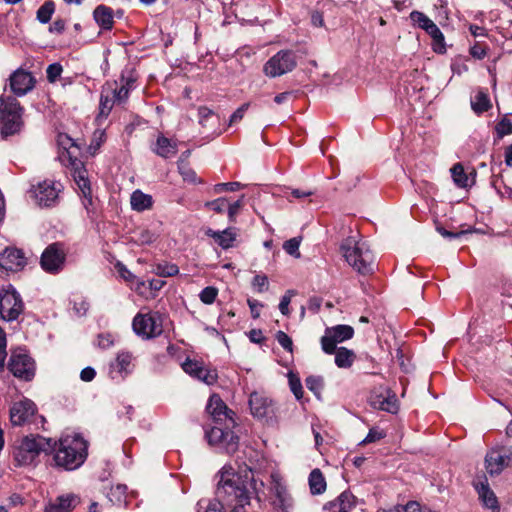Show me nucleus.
I'll return each instance as SVG.
<instances>
[{
    "instance_id": "nucleus-1",
    "label": "nucleus",
    "mask_w": 512,
    "mask_h": 512,
    "mask_svg": "<svg viewBox=\"0 0 512 512\" xmlns=\"http://www.w3.org/2000/svg\"><path fill=\"white\" fill-rule=\"evenodd\" d=\"M206 409L213 419V426L205 434L209 444L219 445L229 454L234 453L239 440L233 432L236 425L234 412L216 394L209 398Z\"/></svg>"
},
{
    "instance_id": "nucleus-2",
    "label": "nucleus",
    "mask_w": 512,
    "mask_h": 512,
    "mask_svg": "<svg viewBox=\"0 0 512 512\" xmlns=\"http://www.w3.org/2000/svg\"><path fill=\"white\" fill-rule=\"evenodd\" d=\"M246 480L234 474L232 467L224 466L220 471V480L217 487V496L228 506L232 512H245V505L250 503L251 490L257 491V482L251 471H245Z\"/></svg>"
},
{
    "instance_id": "nucleus-3",
    "label": "nucleus",
    "mask_w": 512,
    "mask_h": 512,
    "mask_svg": "<svg viewBox=\"0 0 512 512\" xmlns=\"http://www.w3.org/2000/svg\"><path fill=\"white\" fill-rule=\"evenodd\" d=\"M87 449V441L79 434L62 437L58 448H54L55 466L68 471L79 468L87 458Z\"/></svg>"
},
{
    "instance_id": "nucleus-4",
    "label": "nucleus",
    "mask_w": 512,
    "mask_h": 512,
    "mask_svg": "<svg viewBox=\"0 0 512 512\" xmlns=\"http://www.w3.org/2000/svg\"><path fill=\"white\" fill-rule=\"evenodd\" d=\"M58 141L65 150L62 152L60 156L62 161L65 163V165L70 167L71 174L74 178L75 183L77 184L80 192L82 193L83 197L86 199L88 204L91 205L92 194L90 181L87 176V170L85 169L82 161L77 159V157L74 155L75 152L79 150V148L75 145L73 140L66 134L59 135Z\"/></svg>"
},
{
    "instance_id": "nucleus-5",
    "label": "nucleus",
    "mask_w": 512,
    "mask_h": 512,
    "mask_svg": "<svg viewBox=\"0 0 512 512\" xmlns=\"http://www.w3.org/2000/svg\"><path fill=\"white\" fill-rule=\"evenodd\" d=\"M54 446H56V442H53L52 439L39 435L26 436L13 450L15 464L16 466L33 465L40 453L52 452Z\"/></svg>"
},
{
    "instance_id": "nucleus-6",
    "label": "nucleus",
    "mask_w": 512,
    "mask_h": 512,
    "mask_svg": "<svg viewBox=\"0 0 512 512\" xmlns=\"http://www.w3.org/2000/svg\"><path fill=\"white\" fill-rule=\"evenodd\" d=\"M133 79H121V83L117 81H108L101 90L99 103V116L107 117L115 105L124 104L131 89L133 88Z\"/></svg>"
},
{
    "instance_id": "nucleus-7",
    "label": "nucleus",
    "mask_w": 512,
    "mask_h": 512,
    "mask_svg": "<svg viewBox=\"0 0 512 512\" xmlns=\"http://www.w3.org/2000/svg\"><path fill=\"white\" fill-rule=\"evenodd\" d=\"M23 107L11 95L0 96V132L4 136L18 133L23 126Z\"/></svg>"
},
{
    "instance_id": "nucleus-8",
    "label": "nucleus",
    "mask_w": 512,
    "mask_h": 512,
    "mask_svg": "<svg viewBox=\"0 0 512 512\" xmlns=\"http://www.w3.org/2000/svg\"><path fill=\"white\" fill-rule=\"evenodd\" d=\"M341 250L348 264L361 274L373 271L374 257L364 242H358L353 238L346 239Z\"/></svg>"
},
{
    "instance_id": "nucleus-9",
    "label": "nucleus",
    "mask_w": 512,
    "mask_h": 512,
    "mask_svg": "<svg viewBox=\"0 0 512 512\" xmlns=\"http://www.w3.org/2000/svg\"><path fill=\"white\" fill-rule=\"evenodd\" d=\"M132 326L138 336L144 339L154 338L163 331V317L159 312L138 313Z\"/></svg>"
},
{
    "instance_id": "nucleus-10",
    "label": "nucleus",
    "mask_w": 512,
    "mask_h": 512,
    "mask_svg": "<svg viewBox=\"0 0 512 512\" xmlns=\"http://www.w3.org/2000/svg\"><path fill=\"white\" fill-rule=\"evenodd\" d=\"M23 310L22 298L12 285L0 290V315L3 320H16Z\"/></svg>"
},
{
    "instance_id": "nucleus-11",
    "label": "nucleus",
    "mask_w": 512,
    "mask_h": 512,
    "mask_svg": "<svg viewBox=\"0 0 512 512\" xmlns=\"http://www.w3.org/2000/svg\"><path fill=\"white\" fill-rule=\"evenodd\" d=\"M297 65L296 55L290 50H280L263 66V73L270 78L291 72Z\"/></svg>"
},
{
    "instance_id": "nucleus-12",
    "label": "nucleus",
    "mask_w": 512,
    "mask_h": 512,
    "mask_svg": "<svg viewBox=\"0 0 512 512\" xmlns=\"http://www.w3.org/2000/svg\"><path fill=\"white\" fill-rule=\"evenodd\" d=\"M8 369L14 377L23 381H31L35 376V361L23 350L18 349L12 352Z\"/></svg>"
},
{
    "instance_id": "nucleus-13",
    "label": "nucleus",
    "mask_w": 512,
    "mask_h": 512,
    "mask_svg": "<svg viewBox=\"0 0 512 512\" xmlns=\"http://www.w3.org/2000/svg\"><path fill=\"white\" fill-rule=\"evenodd\" d=\"M511 466L512 446L492 448L485 456V468L490 476L499 475L504 469Z\"/></svg>"
},
{
    "instance_id": "nucleus-14",
    "label": "nucleus",
    "mask_w": 512,
    "mask_h": 512,
    "mask_svg": "<svg viewBox=\"0 0 512 512\" xmlns=\"http://www.w3.org/2000/svg\"><path fill=\"white\" fill-rule=\"evenodd\" d=\"M7 82L12 93L10 95L15 98L29 94L35 89L37 84L33 73L21 67L10 74Z\"/></svg>"
},
{
    "instance_id": "nucleus-15",
    "label": "nucleus",
    "mask_w": 512,
    "mask_h": 512,
    "mask_svg": "<svg viewBox=\"0 0 512 512\" xmlns=\"http://www.w3.org/2000/svg\"><path fill=\"white\" fill-rule=\"evenodd\" d=\"M354 329L349 325H336L325 330L321 338V347L326 354H333L338 343L349 340Z\"/></svg>"
},
{
    "instance_id": "nucleus-16",
    "label": "nucleus",
    "mask_w": 512,
    "mask_h": 512,
    "mask_svg": "<svg viewBox=\"0 0 512 512\" xmlns=\"http://www.w3.org/2000/svg\"><path fill=\"white\" fill-rule=\"evenodd\" d=\"M62 185L59 182L44 180L33 187V196L39 206H53L61 191Z\"/></svg>"
},
{
    "instance_id": "nucleus-17",
    "label": "nucleus",
    "mask_w": 512,
    "mask_h": 512,
    "mask_svg": "<svg viewBox=\"0 0 512 512\" xmlns=\"http://www.w3.org/2000/svg\"><path fill=\"white\" fill-rule=\"evenodd\" d=\"M133 355L128 351L118 352L109 364V377L115 381L124 380L134 370Z\"/></svg>"
},
{
    "instance_id": "nucleus-18",
    "label": "nucleus",
    "mask_w": 512,
    "mask_h": 512,
    "mask_svg": "<svg viewBox=\"0 0 512 512\" xmlns=\"http://www.w3.org/2000/svg\"><path fill=\"white\" fill-rule=\"evenodd\" d=\"M65 252L59 243L49 245L41 256V266L49 273H57L63 268Z\"/></svg>"
},
{
    "instance_id": "nucleus-19",
    "label": "nucleus",
    "mask_w": 512,
    "mask_h": 512,
    "mask_svg": "<svg viewBox=\"0 0 512 512\" xmlns=\"http://www.w3.org/2000/svg\"><path fill=\"white\" fill-rule=\"evenodd\" d=\"M249 406L252 415L257 418L270 420L275 416L276 408L273 401L258 392L251 393Z\"/></svg>"
},
{
    "instance_id": "nucleus-20",
    "label": "nucleus",
    "mask_w": 512,
    "mask_h": 512,
    "mask_svg": "<svg viewBox=\"0 0 512 512\" xmlns=\"http://www.w3.org/2000/svg\"><path fill=\"white\" fill-rule=\"evenodd\" d=\"M36 406L33 401L24 399L13 404L10 409V420L13 425L21 426L27 423L35 414Z\"/></svg>"
},
{
    "instance_id": "nucleus-21",
    "label": "nucleus",
    "mask_w": 512,
    "mask_h": 512,
    "mask_svg": "<svg viewBox=\"0 0 512 512\" xmlns=\"http://www.w3.org/2000/svg\"><path fill=\"white\" fill-rule=\"evenodd\" d=\"M80 504V497L74 493H66L50 499L44 512H72Z\"/></svg>"
},
{
    "instance_id": "nucleus-22",
    "label": "nucleus",
    "mask_w": 512,
    "mask_h": 512,
    "mask_svg": "<svg viewBox=\"0 0 512 512\" xmlns=\"http://www.w3.org/2000/svg\"><path fill=\"white\" fill-rule=\"evenodd\" d=\"M26 265V257L22 250L6 248L0 253V267L6 271H18Z\"/></svg>"
},
{
    "instance_id": "nucleus-23",
    "label": "nucleus",
    "mask_w": 512,
    "mask_h": 512,
    "mask_svg": "<svg viewBox=\"0 0 512 512\" xmlns=\"http://www.w3.org/2000/svg\"><path fill=\"white\" fill-rule=\"evenodd\" d=\"M182 368L192 377H195L197 373H205L204 383L207 385H212L217 381V373L214 370L206 368L201 362L187 358L182 363Z\"/></svg>"
},
{
    "instance_id": "nucleus-24",
    "label": "nucleus",
    "mask_w": 512,
    "mask_h": 512,
    "mask_svg": "<svg viewBox=\"0 0 512 512\" xmlns=\"http://www.w3.org/2000/svg\"><path fill=\"white\" fill-rule=\"evenodd\" d=\"M474 487L479 495L483 505L489 509L496 510L499 508L498 500L495 493L490 489L487 479L484 478L475 482Z\"/></svg>"
},
{
    "instance_id": "nucleus-25",
    "label": "nucleus",
    "mask_w": 512,
    "mask_h": 512,
    "mask_svg": "<svg viewBox=\"0 0 512 512\" xmlns=\"http://www.w3.org/2000/svg\"><path fill=\"white\" fill-rule=\"evenodd\" d=\"M206 235L213 238L222 249H229L233 246L234 241L237 237V231L235 228H227L222 231H214L208 229Z\"/></svg>"
},
{
    "instance_id": "nucleus-26",
    "label": "nucleus",
    "mask_w": 512,
    "mask_h": 512,
    "mask_svg": "<svg viewBox=\"0 0 512 512\" xmlns=\"http://www.w3.org/2000/svg\"><path fill=\"white\" fill-rule=\"evenodd\" d=\"M93 18L102 30H111L113 28L114 12L112 8L105 5L97 6L93 12Z\"/></svg>"
},
{
    "instance_id": "nucleus-27",
    "label": "nucleus",
    "mask_w": 512,
    "mask_h": 512,
    "mask_svg": "<svg viewBox=\"0 0 512 512\" xmlns=\"http://www.w3.org/2000/svg\"><path fill=\"white\" fill-rule=\"evenodd\" d=\"M451 174L454 183L459 188H468L475 183L476 172L472 170L470 174H467L460 163L453 165Z\"/></svg>"
},
{
    "instance_id": "nucleus-28",
    "label": "nucleus",
    "mask_w": 512,
    "mask_h": 512,
    "mask_svg": "<svg viewBox=\"0 0 512 512\" xmlns=\"http://www.w3.org/2000/svg\"><path fill=\"white\" fill-rule=\"evenodd\" d=\"M371 405L375 409L383 410L389 413H396L398 411V404L395 395L389 393L384 395H375L371 397Z\"/></svg>"
},
{
    "instance_id": "nucleus-29",
    "label": "nucleus",
    "mask_w": 512,
    "mask_h": 512,
    "mask_svg": "<svg viewBox=\"0 0 512 512\" xmlns=\"http://www.w3.org/2000/svg\"><path fill=\"white\" fill-rule=\"evenodd\" d=\"M273 491L276 496L275 505L283 512H289L293 506V501L290 494L287 492L286 487L280 482L275 481Z\"/></svg>"
},
{
    "instance_id": "nucleus-30",
    "label": "nucleus",
    "mask_w": 512,
    "mask_h": 512,
    "mask_svg": "<svg viewBox=\"0 0 512 512\" xmlns=\"http://www.w3.org/2000/svg\"><path fill=\"white\" fill-rule=\"evenodd\" d=\"M153 152L162 158H169L177 153V145L171 139L160 135L157 138Z\"/></svg>"
},
{
    "instance_id": "nucleus-31",
    "label": "nucleus",
    "mask_w": 512,
    "mask_h": 512,
    "mask_svg": "<svg viewBox=\"0 0 512 512\" xmlns=\"http://www.w3.org/2000/svg\"><path fill=\"white\" fill-rule=\"evenodd\" d=\"M130 203L133 210L142 212L152 207L153 199L151 195L145 194L141 190H135L131 194Z\"/></svg>"
},
{
    "instance_id": "nucleus-32",
    "label": "nucleus",
    "mask_w": 512,
    "mask_h": 512,
    "mask_svg": "<svg viewBox=\"0 0 512 512\" xmlns=\"http://www.w3.org/2000/svg\"><path fill=\"white\" fill-rule=\"evenodd\" d=\"M425 32L432 38L433 51L444 54L446 52L445 38L438 26L433 22Z\"/></svg>"
},
{
    "instance_id": "nucleus-33",
    "label": "nucleus",
    "mask_w": 512,
    "mask_h": 512,
    "mask_svg": "<svg viewBox=\"0 0 512 512\" xmlns=\"http://www.w3.org/2000/svg\"><path fill=\"white\" fill-rule=\"evenodd\" d=\"M357 498L349 491L342 492L335 501L330 502L331 508H338L339 510H346L349 512L356 507Z\"/></svg>"
},
{
    "instance_id": "nucleus-34",
    "label": "nucleus",
    "mask_w": 512,
    "mask_h": 512,
    "mask_svg": "<svg viewBox=\"0 0 512 512\" xmlns=\"http://www.w3.org/2000/svg\"><path fill=\"white\" fill-rule=\"evenodd\" d=\"M335 364L339 368H349L355 361L356 355L352 350L345 347L335 349Z\"/></svg>"
},
{
    "instance_id": "nucleus-35",
    "label": "nucleus",
    "mask_w": 512,
    "mask_h": 512,
    "mask_svg": "<svg viewBox=\"0 0 512 512\" xmlns=\"http://www.w3.org/2000/svg\"><path fill=\"white\" fill-rule=\"evenodd\" d=\"M309 486L312 494H322L326 490V481L319 469H314L310 473Z\"/></svg>"
},
{
    "instance_id": "nucleus-36",
    "label": "nucleus",
    "mask_w": 512,
    "mask_h": 512,
    "mask_svg": "<svg viewBox=\"0 0 512 512\" xmlns=\"http://www.w3.org/2000/svg\"><path fill=\"white\" fill-rule=\"evenodd\" d=\"M471 106L477 114H481L491 108L490 99L485 92L478 91L471 100Z\"/></svg>"
},
{
    "instance_id": "nucleus-37",
    "label": "nucleus",
    "mask_w": 512,
    "mask_h": 512,
    "mask_svg": "<svg viewBox=\"0 0 512 512\" xmlns=\"http://www.w3.org/2000/svg\"><path fill=\"white\" fill-rule=\"evenodd\" d=\"M409 18L414 26H417L424 31L433 23L427 15L417 10L412 11Z\"/></svg>"
},
{
    "instance_id": "nucleus-38",
    "label": "nucleus",
    "mask_w": 512,
    "mask_h": 512,
    "mask_svg": "<svg viewBox=\"0 0 512 512\" xmlns=\"http://www.w3.org/2000/svg\"><path fill=\"white\" fill-rule=\"evenodd\" d=\"M55 11V4L53 1H46L37 10V20L43 24L48 23Z\"/></svg>"
},
{
    "instance_id": "nucleus-39",
    "label": "nucleus",
    "mask_w": 512,
    "mask_h": 512,
    "mask_svg": "<svg viewBox=\"0 0 512 512\" xmlns=\"http://www.w3.org/2000/svg\"><path fill=\"white\" fill-rule=\"evenodd\" d=\"M154 272L160 277H171L179 273V268L174 263H159L155 266Z\"/></svg>"
},
{
    "instance_id": "nucleus-40",
    "label": "nucleus",
    "mask_w": 512,
    "mask_h": 512,
    "mask_svg": "<svg viewBox=\"0 0 512 512\" xmlns=\"http://www.w3.org/2000/svg\"><path fill=\"white\" fill-rule=\"evenodd\" d=\"M288 381H289V387L294 396L297 400H300L303 397V387L300 381V378L290 371L288 373Z\"/></svg>"
},
{
    "instance_id": "nucleus-41",
    "label": "nucleus",
    "mask_w": 512,
    "mask_h": 512,
    "mask_svg": "<svg viewBox=\"0 0 512 512\" xmlns=\"http://www.w3.org/2000/svg\"><path fill=\"white\" fill-rule=\"evenodd\" d=\"M218 295V289L214 286L205 287L199 294L202 303L211 305L214 303Z\"/></svg>"
},
{
    "instance_id": "nucleus-42",
    "label": "nucleus",
    "mask_w": 512,
    "mask_h": 512,
    "mask_svg": "<svg viewBox=\"0 0 512 512\" xmlns=\"http://www.w3.org/2000/svg\"><path fill=\"white\" fill-rule=\"evenodd\" d=\"M306 387L316 396L321 394L323 389V379L319 376H309L305 380Z\"/></svg>"
},
{
    "instance_id": "nucleus-43",
    "label": "nucleus",
    "mask_w": 512,
    "mask_h": 512,
    "mask_svg": "<svg viewBox=\"0 0 512 512\" xmlns=\"http://www.w3.org/2000/svg\"><path fill=\"white\" fill-rule=\"evenodd\" d=\"M105 140H106V135H105L104 130H96L93 133V137H92L91 143L89 145L90 153L95 154L99 150L101 145L105 142Z\"/></svg>"
},
{
    "instance_id": "nucleus-44",
    "label": "nucleus",
    "mask_w": 512,
    "mask_h": 512,
    "mask_svg": "<svg viewBox=\"0 0 512 512\" xmlns=\"http://www.w3.org/2000/svg\"><path fill=\"white\" fill-rule=\"evenodd\" d=\"M178 168L184 181L192 184L201 183L197 178L196 172L192 168L184 165L183 163H179Z\"/></svg>"
},
{
    "instance_id": "nucleus-45",
    "label": "nucleus",
    "mask_w": 512,
    "mask_h": 512,
    "mask_svg": "<svg viewBox=\"0 0 512 512\" xmlns=\"http://www.w3.org/2000/svg\"><path fill=\"white\" fill-rule=\"evenodd\" d=\"M243 198H244V196H241L240 199H238L237 201H235L233 203H229L228 202V205H227L226 209H227V212H228V218H229L230 222H235L236 221L237 215L239 214L240 210L244 206Z\"/></svg>"
},
{
    "instance_id": "nucleus-46",
    "label": "nucleus",
    "mask_w": 512,
    "mask_h": 512,
    "mask_svg": "<svg viewBox=\"0 0 512 512\" xmlns=\"http://www.w3.org/2000/svg\"><path fill=\"white\" fill-rule=\"evenodd\" d=\"M63 67L60 63L50 64L46 69L47 80L50 83H55L61 76Z\"/></svg>"
},
{
    "instance_id": "nucleus-47",
    "label": "nucleus",
    "mask_w": 512,
    "mask_h": 512,
    "mask_svg": "<svg viewBox=\"0 0 512 512\" xmlns=\"http://www.w3.org/2000/svg\"><path fill=\"white\" fill-rule=\"evenodd\" d=\"M299 246H300V239L291 238L284 242L283 249L286 251L287 254L294 256L296 258H299L300 257Z\"/></svg>"
},
{
    "instance_id": "nucleus-48",
    "label": "nucleus",
    "mask_w": 512,
    "mask_h": 512,
    "mask_svg": "<svg viewBox=\"0 0 512 512\" xmlns=\"http://www.w3.org/2000/svg\"><path fill=\"white\" fill-rule=\"evenodd\" d=\"M497 134L500 138L512 133V117H504L496 126Z\"/></svg>"
},
{
    "instance_id": "nucleus-49",
    "label": "nucleus",
    "mask_w": 512,
    "mask_h": 512,
    "mask_svg": "<svg viewBox=\"0 0 512 512\" xmlns=\"http://www.w3.org/2000/svg\"><path fill=\"white\" fill-rule=\"evenodd\" d=\"M115 339L114 336L110 333H102L97 336L96 345L100 349H109L114 345Z\"/></svg>"
},
{
    "instance_id": "nucleus-50",
    "label": "nucleus",
    "mask_w": 512,
    "mask_h": 512,
    "mask_svg": "<svg viewBox=\"0 0 512 512\" xmlns=\"http://www.w3.org/2000/svg\"><path fill=\"white\" fill-rule=\"evenodd\" d=\"M228 205V200L226 198H218L213 201H209L205 203V206L216 213H222Z\"/></svg>"
},
{
    "instance_id": "nucleus-51",
    "label": "nucleus",
    "mask_w": 512,
    "mask_h": 512,
    "mask_svg": "<svg viewBox=\"0 0 512 512\" xmlns=\"http://www.w3.org/2000/svg\"><path fill=\"white\" fill-rule=\"evenodd\" d=\"M276 339L278 343L287 351L292 352L293 350V342L292 339L283 331H278L276 333Z\"/></svg>"
},
{
    "instance_id": "nucleus-52",
    "label": "nucleus",
    "mask_w": 512,
    "mask_h": 512,
    "mask_svg": "<svg viewBox=\"0 0 512 512\" xmlns=\"http://www.w3.org/2000/svg\"><path fill=\"white\" fill-rule=\"evenodd\" d=\"M293 295H294V291L288 290L285 293V295L281 298V301L279 303V310L285 316H288L290 314L289 304L291 302V298Z\"/></svg>"
},
{
    "instance_id": "nucleus-53",
    "label": "nucleus",
    "mask_w": 512,
    "mask_h": 512,
    "mask_svg": "<svg viewBox=\"0 0 512 512\" xmlns=\"http://www.w3.org/2000/svg\"><path fill=\"white\" fill-rule=\"evenodd\" d=\"M241 187L242 184L239 182L219 183L214 186V191L216 193H221L223 191H237Z\"/></svg>"
},
{
    "instance_id": "nucleus-54",
    "label": "nucleus",
    "mask_w": 512,
    "mask_h": 512,
    "mask_svg": "<svg viewBox=\"0 0 512 512\" xmlns=\"http://www.w3.org/2000/svg\"><path fill=\"white\" fill-rule=\"evenodd\" d=\"M386 434L382 430H378L376 428H372L369 430V433L365 437V439L362 441L363 444H368L372 442H376L382 438H384Z\"/></svg>"
},
{
    "instance_id": "nucleus-55",
    "label": "nucleus",
    "mask_w": 512,
    "mask_h": 512,
    "mask_svg": "<svg viewBox=\"0 0 512 512\" xmlns=\"http://www.w3.org/2000/svg\"><path fill=\"white\" fill-rule=\"evenodd\" d=\"M249 103H244L242 104L230 117V120H229V125H233L235 123H238L240 122L243 117H244V114L245 112L248 110L249 108Z\"/></svg>"
},
{
    "instance_id": "nucleus-56",
    "label": "nucleus",
    "mask_w": 512,
    "mask_h": 512,
    "mask_svg": "<svg viewBox=\"0 0 512 512\" xmlns=\"http://www.w3.org/2000/svg\"><path fill=\"white\" fill-rule=\"evenodd\" d=\"M252 284L259 292H263L268 288V278L265 275H256Z\"/></svg>"
},
{
    "instance_id": "nucleus-57",
    "label": "nucleus",
    "mask_w": 512,
    "mask_h": 512,
    "mask_svg": "<svg viewBox=\"0 0 512 512\" xmlns=\"http://www.w3.org/2000/svg\"><path fill=\"white\" fill-rule=\"evenodd\" d=\"M470 54L477 59H483L487 54V49L485 46H482L480 43H475L470 48Z\"/></svg>"
},
{
    "instance_id": "nucleus-58",
    "label": "nucleus",
    "mask_w": 512,
    "mask_h": 512,
    "mask_svg": "<svg viewBox=\"0 0 512 512\" xmlns=\"http://www.w3.org/2000/svg\"><path fill=\"white\" fill-rule=\"evenodd\" d=\"M116 267L120 277L123 278L126 282H132L136 279L135 275L123 264H117Z\"/></svg>"
},
{
    "instance_id": "nucleus-59",
    "label": "nucleus",
    "mask_w": 512,
    "mask_h": 512,
    "mask_svg": "<svg viewBox=\"0 0 512 512\" xmlns=\"http://www.w3.org/2000/svg\"><path fill=\"white\" fill-rule=\"evenodd\" d=\"M398 512H421L420 504L416 501H410L406 505L397 506Z\"/></svg>"
},
{
    "instance_id": "nucleus-60",
    "label": "nucleus",
    "mask_w": 512,
    "mask_h": 512,
    "mask_svg": "<svg viewBox=\"0 0 512 512\" xmlns=\"http://www.w3.org/2000/svg\"><path fill=\"white\" fill-rule=\"evenodd\" d=\"M213 114L214 112L210 108L206 106H200L198 108L199 123L201 125H205L206 120H208V118H210Z\"/></svg>"
},
{
    "instance_id": "nucleus-61",
    "label": "nucleus",
    "mask_w": 512,
    "mask_h": 512,
    "mask_svg": "<svg viewBox=\"0 0 512 512\" xmlns=\"http://www.w3.org/2000/svg\"><path fill=\"white\" fill-rule=\"evenodd\" d=\"M96 376V371L92 367H86L84 368L80 373V378L82 381L90 382L92 381Z\"/></svg>"
},
{
    "instance_id": "nucleus-62",
    "label": "nucleus",
    "mask_w": 512,
    "mask_h": 512,
    "mask_svg": "<svg viewBox=\"0 0 512 512\" xmlns=\"http://www.w3.org/2000/svg\"><path fill=\"white\" fill-rule=\"evenodd\" d=\"M65 30V21L63 19L55 20L49 27L51 33L61 34Z\"/></svg>"
},
{
    "instance_id": "nucleus-63",
    "label": "nucleus",
    "mask_w": 512,
    "mask_h": 512,
    "mask_svg": "<svg viewBox=\"0 0 512 512\" xmlns=\"http://www.w3.org/2000/svg\"><path fill=\"white\" fill-rule=\"evenodd\" d=\"M311 23L315 27H322L324 25V18L322 13L315 11L311 15Z\"/></svg>"
},
{
    "instance_id": "nucleus-64",
    "label": "nucleus",
    "mask_w": 512,
    "mask_h": 512,
    "mask_svg": "<svg viewBox=\"0 0 512 512\" xmlns=\"http://www.w3.org/2000/svg\"><path fill=\"white\" fill-rule=\"evenodd\" d=\"M249 339L251 340V342L253 343H261L262 340L264 339L263 337V334H262V331L259 330V329H252L250 332H249Z\"/></svg>"
}]
</instances>
